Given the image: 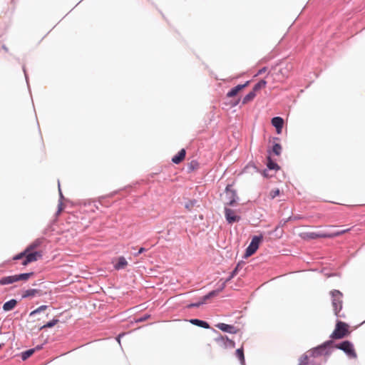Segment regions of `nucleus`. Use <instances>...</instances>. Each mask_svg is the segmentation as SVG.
Segmentation results:
<instances>
[{"mask_svg": "<svg viewBox=\"0 0 365 365\" xmlns=\"http://www.w3.org/2000/svg\"><path fill=\"white\" fill-rule=\"evenodd\" d=\"M124 335H125V333H123V334H120L117 336L116 339H117V341H118L119 343L120 342V337H122V336H124Z\"/></svg>", "mask_w": 365, "mask_h": 365, "instance_id": "50", "label": "nucleus"}, {"mask_svg": "<svg viewBox=\"0 0 365 365\" xmlns=\"http://www.w3.org/2000/svg\"><path fill=\"white\" fill-rule=\"evenodd\" d=\"M256 96V93L252 92V91L249 92L242 99V103L243 105L247 104V103L252 101L255 97Z\"/></svg>", "mask_w": 365, "mask_h": 365, "instance_id": "25", "label": "nucleus"}, {"mask_svg": "<svg viewBox=\"0 0 365 365\" xmlns=\"http://www.w3.org/2000/svg\"><path fill=\"white\" fill-rule=\"evenodd\" d=\"M241 267V263H238L236 266V267H237V270L240 268Z\"/></svg>", "mask_w": 365, "mask_h": 365, "instance_id": "53", "label": "nucleus"}, {"mask_svg": "<svg viewBox=\"0 0 365 365\" xmlns=\"http://www.w3.org/2000/svg\"><path fill=\"white\" fill-rule=\"evenodd\" d=\"M150 317V314H144L143 316L140 317H138V318H135V322L137 323H139V322H145L148 319H149Z\"/></svg>", "mask_w": 365, "mask_h": 365, "instance_id": "36", "label": "nucleus"}, {"mask_svg": "<svg viewBox=\"0 0 365 365\" xmlns=\"http://www.w3.org/2000/svg\"><path fill=\"white\" fill-rule=\"evenodd\" d=\"M235 355L238 358V359L240 361L241 365H245V355H244V351L242 348L237 349L235 351Z\"/></svg>", "mask_w": 365, "mask_h": 365, "instance_id": "23", "label": "nucleus"}, {"mask_svg": "<svg viewBox=\"0 0 365 365\" xmlns=\"http://www.w3.org/2000/svg\"><path fill=\"white\" fill-rule=\"evenodd\" d=\"M185 150L181 149L177 155H174L172 158V162L175 164H179L185 157Z\"/></svg>", "mask_w": 365, "mask_h": 365, "instance_id": "17", "label": "nucleus"}, {"mask_svg": "<svg viewBox=\"0 0 365 365\" xmlns=\"http://www.w3.org/2000/svg\"><path fill=\"white\" fill-rule=\"evenodd\" d=\"M272 125L276 128L277 133L280 134L284 125V120L282 118L277 116L272 118Z\"/></svg>", "mask_w": 365, "mask_h": 365, "instance_id": "12", "label": "nucleus"}, {"mask_svg": "<svg viewBox=\"0 0 365 365\" xmlns=\"http://www.w3.org/2000/svg\"><path fill=\"white\" fill-rule=\"evenodd\" d=\"M128 262L126 259L121 256L118 258V262L113 265L115 269L116 270H120L125 269V267L127 266Z\"/></svg>", "mask_w": 365, "mask_h": 365, "instance_id": "15", "label": "nucleus"}, {"mask_svg": "<svg viewBox=\"0 0 365 365\" xmlns=\"http://www.w3.org/2000/svg\"><path fill=\"white\" fill-rule=\"evenodd\" d=\"M330 294L331 296V303L334 314L338 318H344V314H340L342 309V293L339 290L334 289L330 292Z\"/></svg>", "mask_w": 365, "mask_h": 365, "instance_id": "2", "label": "nucleus"}, {"mask_svg": "<svg viewBox=\"0 0 365 365\" xmlns=\"http://www.w3.org/2000/svg\"><path fill=\"white\" fill-rule=\"evenodd\" d=\"M203 304V302H201L200 301L195 303H190L186 306V308L191 309V308H197Z\"/></svg>", "mask_w": 365, "mask_h": 365, "instance_id": "37", "label": "nucleus"}, {"mask_svg": "<svg viewBox=\"0 0 365 365\" xmlns=\"http://www.w3.org/2000/svg\"><path fill=\"white\" fill-rule=\"evenodd\" d=\"M225 192L226 199L225 206H234L239 200L236 190L232 189L231 185H227L225 187Z\"/></svg>", "mask_w": 365, "mask_h": 365, "instance_id": "5", "label": "nucleus"}, {"mask_svg": "<svg viewBox=\"0 0 365 365\" xmlns=\"http://www.w3.org/2000/svg\"><path fill=\"white\" fill-rule=\"evenodd\" d=\"M46 240L44 237H39L36 239L33 242H31L26 248L29 251H31L40 247Z\"/></svg>", "mask_w": 365, "mask_h": 365, "instance_id": "16", "label": "nucleus"}, {"mask_svg": "<svg viewBox=\"0 0 365 365\" xmlns=\"http://www.w3.org/2000/svg\"><path fill=\"white\" fill-rule=\"evenodd\" d=\"M224 212H225V217L226 219V221L229 224H232L235 222H239L241 219L240 216L236 215L235 214L234 210H231L230 208L227 207V206H225Z\"/></svg>", "mask_w": 365, "mask_h": 365, "instance_id": "8", "label": "nucleus"}, {"mask_svg": "<svg viewBox=\"0 0 365 365\" xmlns=\"http://www.w3.org/2000/svg\"><path fill=\"white\" fill-rule=\"evenodd\" d=\"M145 251H146V249H145V248H144V247H140V248L138 250V251L137 252L134 253L133 255H134V256H135V257H137V256H138L140 254H141V253L144 252Z\"/></svg>", "mask_w": 365, "mask_h": 365, "instance_id": "45", "label": "nucleus"}, {"mask_svg": "<svg viewBox=\"0 0 365 365\" xmlns=\"http://www.w3.org/2000/svg\"><path fill=\"white\" fill-rule=\"evenodd\" d=\"M39 292H40V290L36 289H26L24 292L23 295H22V298H27V297H34L36 294H38Z\"/></svg>", "mask_w": 365, "mask_h": 365, "instance_id": "21", "label": "nucleus"}, {"mask_svg": "<svg viewBox=\"0 0 365 365\" xmlns=\"http://www.w3.org/2000/svg\"><path fill=\"white\" fill-rule=\"evenodd\" d=\"M263 176H264V177H267V176H268L267 170H264L263 171Z\"/></svg>", "mask_w": 365, "mask_h": 365, "instance_id": "52", "label": "nucleus"}, {"mask_svg": "<svg viewBox=\"0 0 365 365\" xmlns=\"http://www.w3.org/2000/svg\"><path fill=\"white\" fill-rule=\"evenodd\" d=\"M210 299V297L209 296V294H207L204 295V296L201 298L200 302H203V304H204L206 302V301H207V300H208V299Z\"/></svg>", "mask_w": 365, "mask_h": 365, "instance_id": "44", "label": "nucleus"}, {"mask_svg": "<svg viewBox=\"0 0 365 365\" xmlns=\"http://www.w3.org/2000/svg\"><path fill=\"white\" fill-rule=\"evenodd\" d=\"M216 342L219 346L223 348L232 349L235 346V343L233 340L230 339L227 336H220L215 339Z\"/></svg>", "mask_w": 365, "mask_h": 365, "instance_id": "7", "label": "nucleus"}, {"mask_svg": "<svg viewBox=\"0 0 365 365\" xmlns=\"http://www.w3.org/2000/svg\"><path fill=\"white\" fill-rule=\"evenodd\" d=\"M4 346V344H0V349Z\"/></svg>", "mask_w": 365, "mask_h": 365, "instance_id": "54", "label": "nucleus"}, {"mask_svg": "<svg viewBox=\"0 0 365 365\" xmlns=\"http://www.w3.org/2000/svg\"><path fill=\"white\" fill-rule=\"evenodd\" d=\"M42 257L41 252L35 251L31 252V251L27 252L26 258L23 260L22 264L26 266L28 264L38 260V258Z\"/></svg>", "mask_w": 365, "mask_h": 365, "instance_id": "9", "label": "nucleus"}, {"mask_svg": "<svg viewBox=\"0 0 365 365\" xmlns=\"http://www.w3.org/2000/svg\"><path fill=\"white\" fill-rule=\"evenodd\" d=\"M43 344H38V345H37L36 347L33 348L32 349H35V351H39V350H41V349H43Z\"/></svg>", "mask_w": 365, "mask_h": 365, "instance_id": "48", "label": "nucleus"}, {"mask_svg": "<svg viewBox=\"0 0 365 365\" xmlns=\"http://www.w3.org/2000/svg\"><path fill=\"white\" fill-rule=\"evenodd\" d=\"M35 352V349H28L24 352L21 353V356L23 361L26 360L28 358H29Z\"/></svg>", "mask_w": 365, "mask_h": 365, "instance_id": "26", "label": "nucleus"}, {"mask_svg": "<svg viewBox=\"0 0 365 365\" xmlns=\"http://www.w3.org/2000/svg\"><path fill=\"white\" fill-rule=\"evenodd\" d=\"M334 348L343 351L350 359H356L357 356L354 344L350 341L345 340L336 344H334Z\"/></svg>", "mask_w": 365, "mask_h": 365, "instance_id": "3", "label": "nucleus"}, {"mask_svg": "<svg viewBox=\"0 0 365 365\" xmlns=\"http://www.w3.org/2000/svg\"><path fill=\"white\" fill-rule=\"evenodd\" d=\"M58 191H59V196H60V200L58 205V210L56 212V215H58L61 210H62V202L61 200L63 198V194L61 192V188H60V182H58Z\"/></svg>", "mask_w": 365, "mask_h": 365, "instance_id": "30", "label": "nucleus"}, {"mask_svg": "<svg viewBox=\"0 0 365 365\" xmlns=\"http://www.w3.org/2000/svg\"><path fill=\"white\" fill-rule=\"evenodd\" d=\"M238 92L236 91L235 88H232L227 93V97L232 98L235 96L237 94Z\"/></svg>", "mask_w": 365, "mask_h": 365, "instance_id": "39", "label": "nucleus"}, {"mask_svg": "<svg viewBox=\"0 0 365 365\" xmlns=\"http://www.w3.org/2000/svg\"><path fill=\"white\" fill-rule=\"evenodd\" d=\"M349 230V229H346V230H343L337 231L335 232L329 233V235H330L329 238H333V237L341 235L347 232Z\"/></svg>", "mask_w": 365, "mask_h": 365, "instance_id": "33", "label": "nucleus"}, {"mask_svg": "<svg viewBox=\"0 0 365 365\" xmlns=\"http://www.w3.org/2000/svg\"><path fill=\"white\" fill-rule=\"evenodd\" d=\"M16 282V275L4 277L0 279V284L1 285L10 284H12Z\"/></svg>", "mask_w": 365, "mask_h": 365, "instance_id": "19", "label": "nucleus"}, {"mask_svg": "<svg viewBox=\"0 0 365 365\" xmlns=\"http://www.w3.org/2000/svg\"><path fill=\"white\" fill-rule=\"evenodd\" d=\"M262 235L254 236L251 240V242L247 247L245 253V257H248L255 253L257 250L259 243L262 240Z\"/></svg>", "mask_w": 365, "mask_h": 365, "instance_id": "6", "label": "nucleus"}, {"mask_svg": "<svg viewBox=\"0 0 365 365\" xmlns=\"http://www.w3.org/2000/svg\"><path fill=\"white\" fill-rule=\"evenodd\" d=\"M15 275H16V282L20 281V280L26 281V280L29 279L31 276L34 275V272H26V273H21V274H15Z\"/></svg>", "mask_w": 365, "mask_h": 365, "instance_id": "20", "label": "nucleus"}, {"mask_svg": "<svg viewBox=\"0 0 365 365\" xmlns=\"http://www.w3.org/2000/svg\"><path fill=\"white\" fill-rule=\"evenodd\" d=\"M267 67H263L258 71V72L257 73V74L255 76L261 75V74L265 73L267 71Z\"/></svg>", "mask_w": 365, "mask_h": 365, "instance_id": "46", "label": "nucleus"}, {"mask_svg": "<svg viewBox=\"0 0 365 365\" xmlns=\"http://www.w3.org/2000/svg\"><path fill=\"white\" fill-rule=\"evenodd\" d=\"M58 322V319H53L52 320L48 322L46 324L43 325L40 328V329L41 330V329H46V328H51L53 326H55Z\"/></svg>", "mask_w": 365, "mask_h": 365, "instance_id": "27", "label": "nucleus"}, {"mask_svg": "<svg viewBox=\"0 0 365 365\" xmlns=\"http://www.w3.org/2000/svg\"><path fill=\"white\" fill-rule=\"evenodd\" d=\"M189 322L190 324L197 326L199 327H202L204 329H210V324L206 321H204V320H201V319H191L189 320Z\"/></svg>", "mask_w": 365, "mask_h": 365, "instance_id": "14", "label": "nucleus"}, {"mask_svg": "<svg viewBox=\"0 0 365 365\" xmlns=\"http://www.w3.org/2000/svg\"><path fill=\"white\" fill-rule=\"evenodd\" d=\"M292 219L291 217L287 218V219H284L282 220H281L279 223V225L276 227L275 228V231L277 230V229L279 227H283L284 225H285L289 221H290Z\"/></svg>", "mask_w": 365, "mask_h": 365, "instance_id": "38", "label": "nucleus"}, {"mask_svg": "<svg viewBox=\"0 0 365 365\" xmlns=\"http://www.w3.org/2000/svg\"><path fill=\"white\" fill-rule=\"evenodd\" d=\"M227 282H226V281H225V282H224L220 285V287L218 289H217V290H219V293L225 289V286H226V283H227Z\"/></svg>", "mask_w": 365, "mask_h": 365, "instance_id": "47", "label": "nucleus"}, {"mask_svg": "<svg viewBox=\"0 0 365 365\" xmlns=\"http://www.w3.org/2000/svg\"><path fill=\"white\" fill-rule=\"evenodd\" d=\"M290 68H291V66H289L287 65L286 67L281 68L279 70V73L282 74V76L283 77H288L289 71Z\"/></svg>", "mask_w": 365, "mask_h": 365, "instance_id": "34", "label": "nucleus"}, {"mask_svg": "<svg viewBox=\"0 0 365 365\" xmlns=\"http://www.w3.org/2000/svg\"><path fill=\"white\" fill-rule=\"evenodd\" d=\"M266 85H267V81L264 79H262L254 86L252 91L254 92L255 93H256V92H257L262 88H264L266 86Z\"/></svg>", "mask_w": 365, "mask_h": 365, "instance_id": "24", "label": "nucleus"}, {"mask_svg": "<svg viewBox=\"0 0 365 365\" xmlns=\"http://www.w3.org/2000/svg\"><path fill=\"white\" fill-rule=\"evenodd\" d=\"M196 203V200H190L185 202V207L188 210H191V209L195 205Z\"/></svg>", "mask_w": 365, "mask_h": 365, "instance_id": "32", "label": "nucleus"}, {"mask_svg": "<svg viewBox=\"0 0 365 365\" xmlns=\"http://www.w3.org/2000/svg\"><path fill=\"white\" fill-rule=\"evenodd\" d=\"M250 81H247L244 84H239V85L235 86L234 88L237 92H239L242 89L246 88L250 84Z\"/></svg>", "mask_w": 365, "mask_h": 365, "instance_id": "35", "label": "nucleus"}, {"mask_svg": "<svg viewBox=\"0 0 365 365\" xmlns=\"http://www.w3.org/2000/svg\"><path fill=\"white\" fill-rule=\"evenodd\" d=\"M306 236L308 239L315 240L317 238H329V233L324 232H312L306 233Z\"/></svg>", "mask_w": 365, "mask_h": 365, "instance_id": "13", "label": "nucleus"}, {"mask_svg": "<svg viewBox=\"0 0 365 365\" xmlns=\"http://www.w3.org/2000/svg\"><path fill=\"white\" fill-rule=\"evenodd\" d=\"M47 308H48V306H46V305H41L39 307H38L37 309H36L35 310L32 311L29 314V316L32 317V316H34V315H36L37 314H39V313L42 312L43 311L46 310Z\"/></svg>", "mask_w": 365, "mask_h": 365, "instance_id": "29", "label": "nucleus"}, {"mask_svg": "<svg viewBox=\"0 0 365 365\" xmlns=\"http://www.w3.org/2000/svg\"><path fill=\"white\" fill-rule=\"evenodd\" d=\"M298 365H320V364L314 359H310L307 354H304L300 357Z\"/></svg>", "mask_w": 365, "mask_h": 365, "instance_id": "11", "label": "nucleus"}, {"mask_svg": "<svg viewBox=\"0 0 365 365\" xmlns=\"http://www.w3.org/2000/svg\"><path fill=\"white\" fill-rule=\"evenodd\" d=\"M334 349V341L330 339L324 341L322 344L310 349L306 354H309V357L314 359L322 355H330Z\"/></svg>", "mask_w": 365, "mask_h": 365, "instance_id": "1", "label": "nucleus"}, {"mask_svg": "<svg viewBox=\"0 0 365 365\" xmlns=\"http://www.w3.org/2000/svg\"><path fill=\"white\" fill-rule=\"evenodd\" d=\"M2 48H3L6 52H8V51H9V48H8L5 45H3V46H2Z\"/></svg>", "mask_w": 365, "mask_h": 365, "instance_id": "51", "label": "nucleus"}, {"mask_svg": "<svg viewBox=\"0 0 365 365\" xmlns=\"http://www.w3.org/2000/svg\"><path fill=\"white\" fill-rule=\"evenodd\" d=\"M237 271V267H235V269L231 272L230 276L226 279V282L230 281L235 275H236Z\"/></svg>", "mask_w": 365, "mask_h": 365, "instance_id": "41", "label": "nucleus"}, {"mask_svg": "<svg viewBox=\"0 0 365 365\" xmlns=\"http://www.w3.org/2000/svg\"><path fill=\"white\" fill-rule=\"evenodd\" d=\"M270 194H271L272 198H274L277 195H279V189H276L274 190H272Z\"/></svg>", "mask_w": 365, "mask_h": 365, "instance_id": "42", "label": "nucleus"}, {"mask_svg": "<svg viewBox=\"0 0 365 365\" xmlns=\"http://www.w3.org/2000/svg\"><path fill=\"white\" fill-rule=\"evenodd\" d=\"M23 71H24V75H25V78H26L27 85L29 86L28 76H27V73H26V71L25 66H23Z\"/></svg>", "mask_w": 365, "mask_h": 365, "instance_id": "49", "label": "nucleus"}, {"mask_svg": "<svg viewBox=\"0 0 365 365\" xmlns=\"http://www.w3.org/2000/svg\"><path fill=\"white\" fill-rule=\"evenodd\" d=\"M272 153L276 155H279L282 153V148L279 143H274L272 146Z\"/></svg>", "mask_w": 365, "mask_h": 365, "instance_id": "28", "label": "nucleus"}, {"mask_svg": "<svg viewBox=\"0 0 365 365\" xmlns=\"http://www.w3.org/2000/svg\"><path fill=\"white\" fill-rule=\"evenodd\" d=\"M348 325L341 321H337L334 331L330 335L331 339H341L348 334Z\"/></svg>", "mask_w": 365, "mask_h": 365, "instance_id": "4", "label": "nucleus"}, {"mask_svg": "<svg viewBox=\"0 0 365 365\" xmlns=\"http://www.w3.org/2000/svg\"><path fill=\"white\" fill-rule=\"evenodd\" d=\"M267 166L269 170H278L280 168L278 164L273 161L269 156L267 158Z\"/></svg>", "mask_w": 365, "mask_h": 365, "instance_id": "22", "label": "nucleus"}, {"mask_svg": "<svg viewBox=\"0 0 365 365\" xmlns=\"http://www.w3.org/2000/svg\"><path fill=\"white\" fill-rule=\"evenodd\" d=\"M216 327L221 331L229 334H236L238 331V329L235 326L225 323H219L216 325Z\"/></svg>", "mask_w": 365, "mask_h": 365, "instance_id": "10", "label": "nucleus"}, {"mask_svg": "<svg viewBox=\"0 0 365 365\" xmlns=\"http://www.w3.org/2000/svg\"><path fill=\"white\" fill-rule=\"evenodd\" d=\"M18 302L15 299H11L6 302L3 305V309L4 312H9L12 310L17 304Z\"/></svg>", "mask_w": 365, "mask_h": 365, "instance_id": "18", "label": "nucleus"}, {"mask_svg": "<svg viewBox=\"0 0 365 365\" xmlns=\"http://www.w3.org/2000/svg\"><path fill=\"white\" fill-rule=\"evenodd\" d=\"M52 223L50 222L43 230V235H47L49 232L52 231L53 229H52Z\"/></svg>", "mask_w": 365, "mask_h": 365, "instance_id": "40", "label": "nucleus"}, {"mask_svg": "<svg viewBox=\"0 0 365 365\" xmlns=\"http://www.w3.org/2000/svg\"><path fill=\"white\" fill-rule=\"evenodd\" d=\"M209 294V296L210 297V298L213 297H215L217 296L218 294H219V290H212L211 292H210L209 293H207Z\"/></svg>", "mask_w": 365, "mask_h": 365, "instance_id": "43", "label": "nucleus"}, {"mask_svg": "<svg viewBox=\"0 0 365 365\" xmlns=\"http://www.w3.org/2000/svg\"><path fill=\"white\" fill-rule=\"evenodd\" d=\"M29 250L27 248H26L23 252L19 253L18 255H15L14 257H13V259L14 260H19V259H21L22 258L24 257V259L26 258V255L27 252H29Z\"/></svg>", "mask_w": 365, "mask_h": 365, "instance_id": "31", "label": "nucleus"}]
</instances>
